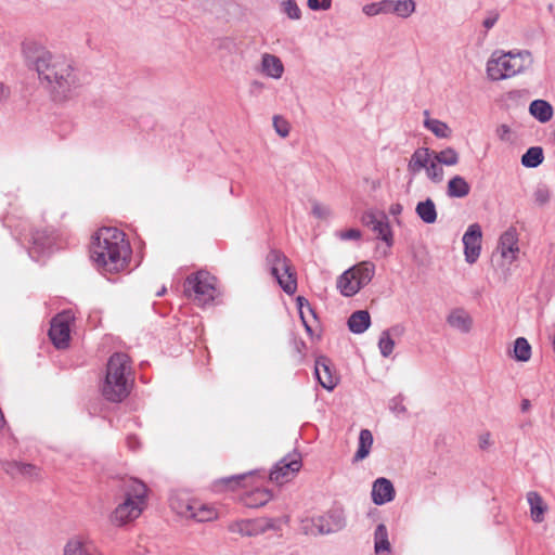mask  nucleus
<instances>
[{"mask_svg": "<svg viewBox=\"0 0 555 555\" xmlns=\"http://www.w3.org/2000/svg\"><path fill=\"white\" fill-rule=\"evenodd\" d=\"M23 54L51 89L66 92L79 86L78 72L69 56L52 53L34 41L23 44Z\"/></svg>", "mask_w": 555, "mask_h": 555, "instance_id": "obj_1", "label": "nucleus"}, {"mask_svg": "<svg viewBox=\"0 0 555 555\" xmlns=\"http://www.w3.org/2000/svg\"><path fill=\"white\" fill-rule=\"evenodd\" d=\"M89 253L98 270L118 273L128 268L132 250L121 230L115 227H102L92 234Z\"/></svg>", "mask_w": 555, "mask_h": 555, "instance_id": "obj_2", "label": "nucleus"}, {"mask_svg": "<svg viewBox=\"0 0 555 555\" xmlns=\"http://www.w3.org/2000/svg\"><path fill=\"white\" fill-rule=\"evenodd\" d=\"M134 384V372L130 358L126 353L113 354L106 366V375L102 385V395L112 402H120Z\"/></svg>", "mask_w": 555, "mask_h": 555, "instance_id": "obj_3", "label": "nucleus"}, {"mask_svg": "<svg viewBox=\"0 0 555 555\" xmlns=\"http://www.w3.org/2000/svg\"><path fill=\"white\" fill-rule=\"evenodd\" d=\"M533 64L530 51H495L487 62L488 78L498 81L512 78L529 69Z\"/></svg>", "mask_w": 555, "mask_h": 555, "instance_id": "obj_4", "label": "nucleus"}, {"mask_svg": "<svg viewBox=\"0 0 555 555\" xmlns=\"http://www.w3.org/2000/svg\"><path fill=\"white\" fill-rule=\"evenodd\" d=\"M374 273V263L370 261H362L346 270L338 278L337 287L344 296H353L372 281Z\"/></svg>", "mask_w": 555, "mask_h": 555, "instance_id": "obj_5", "label": "nucleus"}, {"mask_svg": "<svg viewBox=\"0 0 555 555\" xmlns=\"http://www.w3.org/2000/svg\"><path fill=\"white\" fill-rule=\"evenodd\" d=\"M184 294L201 306L214 301L217 296L216 278L207 271H198L186 278Z\"/></svg>", "mask_w": 555, "mask_h": 555, "instance_id": "obj_6", "label": "nucleus"}, {"mask_svg": "<svg viewBox=\"0 0 555 555\" xmlns=\"http://www.w3.org/2000/svg\"><path fill=\"white\" fill-rule=\"evenodd\" d=\"M266 260L271 274L276 279L282 289L286 294L293 295L297 289V280L287 257L280 250L272 249L267 255Z\"/></svg>", "mask_w": 555, "mask_h": 555, "instance_id": "obj_7", "label": "nucleus"}, {"mask_svg": "<svg viewBox=\"0 0 555 555\" xmlns=\"http://www.w3.org/2000/svg\"><path fill=\"white\" fill-rule=\"evenodd\" d=\"M281 529L280 520L269 517L235 520L228 526V530L241 537H257L267 531Z\"/></svg>", "mask_w": 555, "mask_h": 555, "instance_id": "obj_8", "label": "nucleus"}, {"mask_svg": "<svg viewBox=\"0 0 555 555\" xmlns=\"http://www.w3.org/2000/svg\"><path fill=\"white\" fill-rule=\"evenodd\" d=\"M74 321L75 315L70 310L63 311L51 320L49 337L57 349H65L69 346Z\"/></svg>", "mask_w": 555, "mask_h": 555, "instance_id": "obj_9", "label": "nucleus"}, {"mask_svg": "<svg viewBox=\"0 0 555 555\" xmlns=\"http://www.w3.org/2000/svg\"><path fill=\"white\" fill-rule=\"evenodd\" d=\"M138 482H131L129 490L125 492V500L120 503L111 514L109 520L114 526L122 527L137 517L135 511L138 508L139 495L137 493Z\"/></svg>", "mask_w": 555, "mask_h": 555, "instance_id": "obj_10", "label": "nucleus"}, {"mask_svg": "<svg viewBox=\"0 0 555 555\" xmlns=\"http://www.w3.org/2000/svg\"><path fill=\"white\" fill-rule=\"evenodd\" d=\"M301 468L299 453H292L280 460L270 472V480L276 483H284L295 477Z\"/></svg>", "mask_w": 555, "mask_h": 555, "instance_id": "obj_11", "label": "nucleus"}, {"mask_svg": "<svg viewBox=\"0 0 555 555\" xmlns=\"http://www.w3.org/2000/svg\"><path fill=\"white\" fill-rule=\"evenodd\" d=\"M482 231L478 223L468 225L462 237L466 262L473 264L477 261L481 251Z\"/></svg>", "mask_w": 555, "mask_h": 555, "instance_id": "obj_12", "label": "nucleus"}, {"mask_svg": "<svg viewBox=\"0 0 555 555\" xmlns=\"http://www.w3.org/2000/svg\"><path fill=\"white\" fill-rule=\"evenodd\" d=\"M363 222L371 227L372 231L377 234V237L384 241L388 247L393 244L392 231L388 218L380 214L367 212L363 217Z\"/></svg>", "mask_w": 555, "mask_h": 555, "instance_id": "obj_13", "label": "nucleus"}, {"mask_svg": "<svg viewBox=\"0 0 555 555\" xmlns=\"http://www.w3.org/2000/svg\"><path fill=\"white\" fill-rule=\"evenodd\" d=\"M498 248L501 256L507 259L509 263L517 259L519 247L518 234L515 228L511 227L501 234Z\"/></svg>", "mask_w": 555, "mask_h": 555, "instance_id": "obj_14", "label": "nucleus"}, {"mask_svg": "<svg viewBox=\"0 0 555 555\" xmlns=\"http://www.w3.org/2000/svg\"><path fill=\"white\" fill-rule=\"evenodd\" d=\"M63 555H104L103 552L90 540L82 537H74L64 545Z\"/></svg>", "mask_w": 555, "mask_h": 555, "instance_id": "obj_15", "label": "nucleus"}, {"mask_svg": "<svg viewBox=\"0 0 555 555\" xmlns=\"http://www.w3.org/2000/svg\"><path fill=\"white\" fill-rule=\"evenodd\" d=\"M4 470L15 479L37 480L41 477L40 468L29 463L8 462Z\"/></svg>", "mask_w": 555, "mask_h": 555, "instance_id": "obj_16", "label": "nucleus"}, {"mask_svg": "<svg viewBox=\"0 0 555 555\" xmlns=\"http://www.w3.org/2000/svg\"><path fill=\"white\" fill-rule=\"evenodd\" d=\"M434 156H435L434 151H431L428 147L416 149L409 159L408 167H406L408 172L412 177L417 176L423 170L426 172Z\"/></svg>", "mask_w": 555, "mask_h": 555, "instance_id": "obj_17", "label": "nucleus"}, {"mask_svg": "<svg viewBox=\"0 0 555 555\" xmlns=\"http://www.w3.org/2000/svg\"><path fill=\"white\" fill-rule=\"evenodd\" d=\"M447 323L453 330L462 334H468L473 328L474 320L465 309L455 308L449 312Z\"/></svg>", "mask_w": 555, "mask_h": 555, "instance_id": "obj_18", "label": "nucleus"}, {"mask_svg": "<svg viewBox=\"0 0 555 555\" xmlns=\"http://www.w3.org/2000/svg\"><path fill=\"white\" fill-rule=\"evenodd\" d=\"M314 372L323 388L327 390H333L335 388L337 385V377L332 373L331 361L327 358L320 357L317 359Z\"/></svg>", "mask_w": 555, "mask_h": 555, "instance_id": "obj_19", "label": "nucleus"}, {"mask_svg": "<svg viewBox=\"0 0 555 555\" xmlns=\"http://www.w3.org/2000/svg\"><path fill=\"white\" fill-rule=\"evenodd\" d=\"M395 498V488L390 480L378 478L372 487V500L376 505H383L392 501Z\"/></svg>", "mask_w": 555, "mask_h": 555, "instance_id": "obj_20", "label": "nucleus"}, {"mask_svg": "<svg viewBox=\"0 0 555 555\" xmlns=\"http://www.w3.org/2000/svg\"><path fill=\"white\" fill-rule=\"evenodd\" d=\"M260 73L272 79H280L284 74L281 59L271 53H263L260 61Z\"/></svg>", "mask_w": 555, "mask_h": 555, "instance_id": "obj_21", "label": "nucleus"}, {"mask_svg": "<svg viewBox=\"0 0 555 555\" xmlns=\"http://www.w3.org/2000/svg\"><path fill=\"white\" fill-rule=\"evenodd\" d=\"M386 15H395L406 20L415 13L416 2L414 0H385Z\"/></svg>", "mask_w": 555, "mask_h": 555, "instance_id": "obj_22", "label": "nucleus"}, {"mask_svg": "<svg viewBox=\"0 0 555 555\" xmlns=\"http://www.w3.org/2000/svg\"><path fill=\"white\" fill-rule=\"evenodd\" d=\"M527 501L530 505V516L532 520L538 524L542 522L547 509L542 496L535 491H530L527 493Z\"/></svg>", "mask_w": 555, "mask_h": 555, "instance_id": "obj_23", "label": "nucleus"}, {"mask_svg": "<svg viewBox=\"0 0 555 555\" xmlns=\"http://www.w3.org/2000/svg\"><path fill=\"white\" fill-rule=\"evenodd\" d=\"M425 120H424V127L428 129L430 132H433L437 138L439 139H448L452 134L451 128L448 126L447 122L429 117V112L425 111Z\"/></svg>", "mask_w": 555, "mask_h": 555, "instance_id": "obj_24", "label": "nucleus"}, {"mask_svg": "<svg viewBox=\"0 0 555 555\" xmlns=\"http://www.w3.org/2000/svg\"><path fill=\"white\" fill-rule=\"evenodd\" d=\"M470 192V185L461 176L452 177L447 185V194L451 198H463Z\"/></svg>", "mask_w": 555, "mask_h": 555, "instance_id": "obj_25", "label": "nucleus"}, {"mask_svg": "<svg viewBox=\"0 0 555 555\" xmlns=\"http://www.w3.org/2000/svg\"><path fill=\"white\" fill-rule=\"evenodd\" d=\"M371 324V317L366 310H358L348 319V327L354 334H362Z\"/></svg>", "mask_w": 555, "mask_h": 555, "instance_id": "obj_26", "label": "nucleus"}, {"mask_svg": "<svg viewBox=\"0 0 555 555\" xmlns=\"http://www.w3.org/2000/svg\"><path fill=\"white\" fill-rule=\"evenodd\" d=\"M170 508L179 516L190 518L195 501L184 495L172 494L169 500Z\"/></svg>", "mask_w": 555, "mask_h": 555, "instance_id": "obj_27", "label": "nucleus"}, {"mask_svg": "<svg viewBox=\"0 0 555 555\" xmlns=\"http://www.w3.org/2000/svg\"><path fill=\"white\" fill-rule=\"evenodd\" d=\"M529 113L540 122H547L553 117L552 105L544 100H534L529 105Z\"/></svg>", "mask_w": 555, "mask_h": 555, "instance_id": "obj_28", "label": "nucleus"}, {"mask_svg": "<svg viewBox=\"0 0 555 555\" xmlns=\"http://www.w3.org/2000/svg\"><path fill=\"white\" fill-rule=\"evenodd\" d=\"M218 518L217 509L207 504H202L195 501L192 513L189 519H193L197 522L212 521Z\"/></svg>", "mask_w": 555, "mask_h": 555, "instance_id": "obj_29", "label": "nucleus"}, {"mask_svg": "<svg viewBox=\"0 0 555 555\" xmlns=\"http://www.w3.org/2000/svg\"><path fill=\"white\" fill-rule=\"evenodd\" d=\"M373 446V435L369 429H361L359 434L358 450L353 455V462L366 459Z\"/></svg>", "mask_w": 555, "mask_h": 555, "instance_id": "obj_30", "label": "nucleus"}, {"mask_svg": "<svg viewBox=\"0 0 555 555\" xmlns=\"http://www.w3.org/2000/svg\"><path fill=\"white\" fill-rule=\"evenodd\" d=\"M415 212L418 218L427 224L435 223L438 216L436 205L431 198L418 202L415 207Z\"/></svg>", "mask_w": 555, "mask_h": 555, "instance_id": "obj_31", "label": "nucleus"}, {"mask_svg": "<svg viewBox=\"0 0 555 555\" xmlns=\"http://www.w3.org/2000/svg\"><path fill=\"white\" fill-rule=\"evenodd\" d=\"M374 551L377 555H383L384 552L390 554L391 544L388 538V531L384 524L377 525L374 532Z\"/></svg>", "mask_w": 555, "mask_h": 555, "instance_id": "obj_32", "label": "nucleus"}, {"mask_svg": "<svg viewBox=\"0 0 555 555\" xmlns=\"http://www.w3.org/2000/svg\"><path fill=\"white\" fill-rule=\"evenodd\" d=\"M403 328L400 326H393L390 330L383 331L378 339V348L380 354L385 358L389 357L395 348V340L391 338V333L400 334Z\"/></svg>", "mask_w": 555, "mask_h": 555, "instance_id": "obj_33", "label": "nucleus"}, {"mask_svg": "<svg viewBox=\"0 0 555 555\" xmlns=\"http://www.w3.org/2000/svg\"><path fill=\"white\" fill-rule=\"evenodd\" d=\"M272 499V493L268 489H256L249 492L245 499V505L248 507H260Z\"/></svg>", "mask_w": 555, "mask_h": 555, "instance_id": "obj_34", "label": "nucleus"}, {"mask_svg": "<svg viewBox=\"0 0 555 555\" xmlns=\"http://www.w3.org/2000/svg\"><path fill=\"white\" fill-rule=\"evenodd\" d=\"M543 150L540 146H531L521 156V165L526 168H537L543 163Z\"/></svg>", "mask_w": 555, "mask_h": 555, "instance_id": "obj_35", "label": "nucleus"}, {"mask_svg": "<svg viewBox=\"0 0 555 555\" xmlns=\"http://www.w3.org/2000/svg\"><path fill=\"white\" fill-rule=\"evenodd\" d=\"M514 358L527 362L531 358V346L525 337H518L514 343Z\"/></svg>", "mask_w": 555, "mask_h": 555, "instance_id": "obj_36", "label": "nucleus"}, {"mask_svg": "<svg viewBox=\"0 0 555 555\" xmlns=\"http://www.w3.org/2000/svg\"><path fill=\"white\" fill-rule=\"evenodd\" d=\"M434 155L441 165L446 166H455L460 160L459 153L453 147H446L440 152L434 151Z\"/></svg>", "mask_w": 555, "mask_h": 555, "instance_id": "obj_37", "label": "nucleus"}, {"mask_svg": "<svg viewBox=\"0 0 555 555\" xmlns=\"http://www.w3.org/2000/svg\"><path fill=\"white\" fill-rule=\"evenodd\" d=\"M426 177L428 180H430L433 183H440L443 180L444 171L441 167L440 162L436 159L434 156L431 163L429 164L427 170H426Z\"/></svg>", "mask_w": 555, "mask_h": 555, "instance_id": "obj_38", "label": "nucleus"}, {"mask_svg": "<svg viewBox=\"0 0 555 555\" xmlns=\"http://www.w3.org/2000/svg\"><path fill=\"white\" fill-rule=\"evenodd\" d=\"M281 11L293 21L301 18V10L295 0H283L281 2Z\"/></svg>", "mask_w": 555, "mask_h": 555, "instance_id": "obj_39", "label": "nucleus"}, {"mask_svg": "<svg viewBox=\"0 0 555 555\" xmlns=\"http://www.w3.org/2000/svg\"><path fill=\"white\" fill-rule=\"evenodd\" d=\"M386 11L387 10H386L385 0L367 3L362 7V12L367 17H374V16L382 15V14L386 15Z\"/></svg>", "mask_w": 555, "mask_h": 555, "instance_id": "obj_40", "label": "nucleus"}, {"mask_svg": "<svg viewBox=\"0 0 555 555\" xmlns=\"http://www.w3.org/2000/svg\"><path fill=\"white\" fill-rule=\"evenodd\" d=\"M273 128L281 138H286L291 131L289 122L282 116L275 115L272 119Z\"/></svg>", "mask_w": 555, "mask_h": 555, "instance_id": "obj_41", "label": "nucleus"}, {"mask_svg": "<svg viewBox=\"0 0 555 555\" xmlns=\"http://www.w3.org/2000/svg\"><path fill=\"white\" fill-rule=\"evenodd\" d=\"M533 198L537 205L544 206L551 199V192L546 185H539L533 192Z\"/></svg>", "mask_w": 555, "mask_h": 555, "instance_id": "obj_42", "label": "nucleus"}, {"mask_svg": "<svg viewBox=\"0 0 555 555\" xmlns=\"http://www.w3.org/2000/svg\"><path fill=\"white\" fill-rule=\"evenodd\" d=\"M500 12L496 9H491L486 11L485 18L482 21V26L485 28V33L487 34L491 28L494 27L496 22L500 18Z\"/></svg>", "mask_w": 555, "mask_h": 555, "instance_id": "obj_43", "label": "nucleus"}, {"mask_svg": "<svg viewBox=\"0 0 555 555\" xmlns=\"http://www.w3.org/2000/svg\"><path fill=\"white\" fill-rule=\"evenodd\" d=\"M312 215L321 220H326L332 216V210L328 206L318 202L312 203Z\"/></svg>", "mask_w": 555, "mask_h": 555, "instance_id": "obj_44", "label": "nucleus"}, {"mask_svg": "<svg viewBox=\"0 0 555 555\" xmlns=\"http://www.w3.org/2000/svg\"><path fill=\"white\" fill-rule=\"evenodd\" d=\"M333 0H307V7L311 11H327L332 8Z\"/></svg>", "mask_w": 555, "mask_h": 555, "instance_id": "obj_45", "label": "nucleus"}, {"mask_svg": "<svg viewBox=\"0 0 555 555\" xmlns=\"http://www.w3.org/2000/svg\"><path fill=\"white\" fill-rule=\"evenodd\" d=\"M297 304H298V309H299V313H300V318H301V320H302V323H304V325H305V327H306L307 332H308V333H311V332H312V331H311V327L308 325V323H307V321H306V319H305V311H304V308H307V310H308L309 312L313 313V311H312V309H311V307H310V304H309V301H308L306 298H304V297H298V298H297Z\"/></svg>", "mask_w": 555, "mask_h": 555, "instance_id": "obj_46", "label": "nucleus"}, {"mask_svg": "<svg viewBox=\"0 0 555 555\" xmlns=\"http://www.w3.org/2000/svg\"><path fill=\"white\" fill-rule=\"evenodd\" d=\"M336 236L341 241L359 240L361 237V231L358 229H349L336 233Z\"/></svg>", "mask_w": 555, "mask_h": 555, "instance_id": "obj_47", "label": "nucleus"}, {"mask_svg": "<svg viewBox=\"0 0 555 555\" xmlns=\"http://www.w3.org/2000/svg\"><path fill=\"white\" fill-rule=\"evenodd\" d=\"M493 444L490 433H483L478 438V446L481 450H488Z\"/></svg>", "mask_w": 555, "mask_h": 555, "instance_id": "obj_48", "label": "nucleus"}, {"mask_svg": "<svg viewBox=\"0 0 555 555\" xmlns=\"http://www.w3.org/2000/svg\"><path fill=\"white\" fill-rule=\"evenodd\" d=\"M509 133H511V128L503 124V125H500L498 128H496V134L498 137L502 140V141H505L508 139L509 137Z\"/></svg>", "mask_w": 555, "mask_h": 555, "instance_id": "obj_49", "label": "nucleus"}, {"mask_svg": "<svg viewBox=\"0 0 555 555\" xmlns=\"http://www.w3.org/2000/svg\"><path fill=\"white\" fill-rule=\"evenodd\" d=\"M345 526V521L344 519L340 517V515L337 516V521L335 524V528H328L325 532L328 533V532H332V531H335V530H339L341 529L343 527Z\"/></svg>", "mask_w": 555, "mask_h": 555, "instance_id": "obj_50", "label": "nucleus"}, {"mask_svg": "<svg viewBox=\"0 0 555 555\" xmlns=\"http://www.w3.org/2000/svg\"><path fill=\"white\" fill-rule=\"evenodd\" d=\"M127 444L131 450H135L138 444L137 437L134 435L128 436Z\"/></svg>", "mask_w": 555, "mask_h": 555, "instance_id": "obj_51", "label": "nucleus"}, {"mask_svg": "<svg viewBox=\"0 0 555 555\" xmlns=\"http://www.w3.org/2000/svg\"><path fill=\"white\" fill-rule=\"evenodd\" d=\"M9 96V89L0 82V101L7 99Z\"/></svg>", "mask_w": 555, "mask_h": 555, "instance_id": "obj_52", "label": "nucleus"}, {"mask_svg": "<svg viewBox=\"0 0 555 555\" xmlns=\"http://www.w3.org/2000/svg\"><path fill=\"white\" fill-rule=\"evenodd\" d=\"M529 406H530L529 400H527V399L522 400V402H521V410L522 411H527L529 409Z\"/></svg>", "mask_w": 555, "mask_h": 555, "instance_id": "obj_53", "label": "nucleus"}, {"mask_svg": "<svg viewBox=\"0 0 555 555\" xmlns=\"http://www.w3.org/2000/svg\"><path fill=\"white\" fill-rule=\"evenodd\" d=\"M143 491H146V486L143 482H141V496H140L141 504L143 503V496H144Z\"/></svg>", "mask_w": 555, "mask_h": 555, "instance_id": "obj_54", "label": "nucleus"}, {"mask_svg": "<svg viewBox=\"0 0 555 555\" xmlns=\"http://www.w3.org/2000/svg\"><path fill=\"white\" fill-rule=\"evenodd\" d=\"M165 292H166V287H165V286H163V287H162V289H159V291L157 292V296H162V295H164V294H165Z\"/></svg>", "mask_w": 555, "mask_h": 555, "instance_id": "obj_55", "label": "nucleus"}, {"mask_svg": "<svg viewBox=\"0 0 555 555\" xmlns=\"http://www.w3.org/2000/svg\"><path fill=\"white\" fill-rule=\"evenodd\" d=\"M401 207L399 205L396 206V208H392V212H400Z\"/></svg>", "mask_w": 555, "mask_h": 555, "instance_id": "obj_56", "label": "nucleus"}, {"mask_svg": "<svg viewBox=\"0 0 555 555\" xmlns=\"http://www.w3.org/2000/svg\"><path fill=\"white\" fill-rule=\"evenodd\" d=\"M398 411H400V412H404V411H405V408H404V406L398 408Z\"/></svg>", "mask_w": 555, "mask_h": 555, "instance_id": "obj_57", "label": "nucleus"}, {"mask_svg": "<svg viewBox=\"0 0 555 555\" xmlns=\"http://www.w3.org/2000/svg\"><path fill=\"white\" fill-rule=\"evenodd\" d=\"M235 478H236V477H232V478L228 479L227 481H228V482H231V481H232V480H234Z\"/></svg>", "mask_w": 555, "mask_h": 555, "instance_id": "obj_58", "label": "nucleus"}, {"mask_svg": "<svg viewBox=\"0 0 555 555\" xmlns=\"http://www.w3.org/2000/svg\"><path fill=\"white\" fill-rule=\"evenodd\" d=\"M553 138H554V140H555V130L553 131Z\"/></svg>", "mask_w": 555, "mask_h": 555, "instance_id": "obj_59", "label": "nucleus"}]
</instances>
